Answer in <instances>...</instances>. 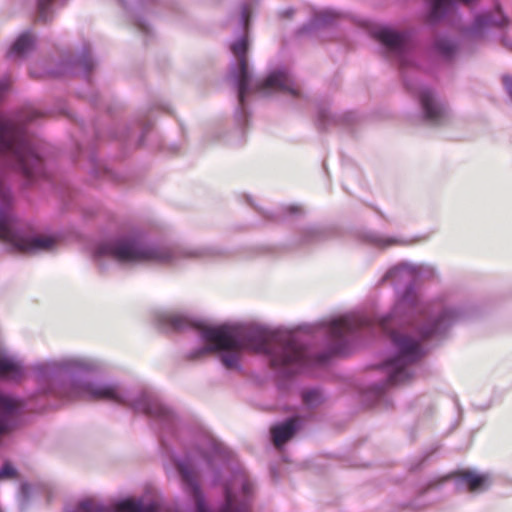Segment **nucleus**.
I'll return each instance as SVG.
<instances>
[{"mask_svg":"<svg viewBox=\"0 0 512 512\" xmlns=\"http://www.w3.org/2000/svg\"><path fill=\"white\" fill-rule=\"evenodd\" d=\"M10 83L9 81H5L4 83L0 84V91L5 90L9 87Z\"/></svg>","mask_w":512,"mask_h":512,"instance_id":"obj_26","label":"nucleus"},{"mask_svg":"<svg viewBox=\"0 0 512 512\" xmlns=\"http://www.w3.org/2000/svg\"><path fill=\"white\" fill-rule=\"evenodd\" d=\"M201 338L207 343L206 347L191 353V360L203 358L205 355L222 351L220 356L222 364L227 369H238L243 349V342L237 334V327L229 325L198 326Z\"/></svg>","mask_w":512,"mask_h":512,"instance_id":"obj_5","label":"nucleus"},{"mask_svg":"<svg viewBox=\"0 0 512 512\" xmlns=\"http://www.w3.org/2000/svg\"><path fill=\"white\" fill-rule=\"evenodd\" d=\"M100 253L123 262H157L165 263L173 258L172 250L168 247L147 246L139 238H125L100 247Z\"/></svg>","mask_w":512,"mask_h":512,"instance_id":"obj_8","label":"nucleus"},{"mask_svg":"<svg viewBox=\"0 0 512 512\" xmlns=\"http://www.w3.org/2000/svg\"><path fill=\"white\" fill-rule=\"evenodd\" d=\"M53 0H38V19L46 22L49 19V8Z\"/></svg>","mask_w":512,"mask_h":512,"instance_id":"obj_20","label":"nucleus"},{"mask_svg":"<svg viewBox=\"0 0 512 512\" xmlns=\"http://www.w3.org/2000/svg\"><path fill=\"white\" fill-rule=\"evenodd\" d=\"M237 334L244 343V350L251 349L271 355V366L274 368L300 367L305 363L304 348L292 333L237 328Z\"/></svg>","mask_w":512,"mask_h":512,"instance_id":"obj_1","label":"nucleus"},{"mask_svg":"<svg viewBox=\"0 0 512 512\" xmlns=\"http://www.w3.org/2000/svg\"><path fill=\"white\" fill-rule=\"evenodd\" d=\"M369 325V320L365 317H342L334 320L330 324V334L335 339H340L349 332Z\"/></svg>","mask_w":512,"mask_h":512,"instance_id":"obj_14","label":"nucleus"},{"mask_svg":"<svg viewBox=\"0 0 512 512\" xmlns=\"http://www.w3.org/2000/svg\"><path fill=\"white\" fill-rule=\"evenodd\" d=\"M302 398L307 405H315L320 401V394L315 390H309L303 393Z\"/></svg>","mask_w":512,"mask_h":512,"instance_id":"obj_22","label":"nucleus"},{"mask_svg":"<svg viewBox=\"0 0 512 512\" xmlns=\"http://www.w3.org/2000/svg\"><path fill=\"white\" fill-rule=\"evenodd\" d=\"M20 366L13 360L0 356V376L16 377L20 374ZM21 403L11 397L0 394V436L9 433L15 426Z\"/></svg>","mask_w":512,"mask_h":512,"instance_id":"obj_9","label":"nucleus"},{"mask_svg":"<svg viewBox=\"0 0 512 512\" xmlns=\"http://www.w3.org/2000/svg\"><path fill=\"white\" fill-rule=\"evenodd\" d=\"M507 20L503 17L501 18V21H496L491 18L488 14L480 15L476 18L475 24L478 28L489 26V25H495V26H503L506 25Z\"/></svg>","mask_w":512,"mask_h":512,"instance_id":"obj_18","label":"nucleus"},{"mask_svg":"<svg viewBox=\"0 0 512 512\" xmlns=\"http://www.w3.org/2000/svg\"><path fill=\"white\" fill-rule=\"evenodd\" d=\"M285 16L286 17H290L292 14H293V11L292 10H287L284 12Z\"/></svg>","mask_w":512,"mask_h":512,"instance_id":"obj_27","label":"nucleus"},{"mask_svg":"<svg viewBox=\"0 0 512 512\" xmlns=\"http://www.w3.org/2000/svg\"><path fill=\"white\" fill-rule=\"evenodd\" d=\"M373 35L391 52L401 53L406 48L407 36L404 33L385 27L374 31Z\"/></svg>","mask_w":512,"mask_h":512,"instance_id":"obj_13","label":"nucleus"},{"mask_svg":"<svg viewBox=\"0 0 512 512\" xmlns=\"http://www.w3.org/2000/svg\"><path fill=\"white\" fill-rule=\"evenodd\" d=\"M34 44V38L29 33H23L18 37V39L14 42L12 47L7 53V57H21L27 51L32 49Z\"/></svg>","mask_w":512,"mask_h":512,"instance_id":"obj_17","label":"nucleus"},{"mask_svg":"<svg viewBox=\"0 0 512 512\" xmlns=\"http://www.w3.org/2000/svg\"><path fill=\"white\" fill-rule=\"evenodd\" d=\"M72 399L103 400L114 403H123V396L114 385L81 384L72 387Z\"/></svg>","mask_w":512,"mask_h":512,"instance_id":"obj_10","label":"nucleus"},{"mask_svg":"<svg viewBox=\"0 0 512 512\" xmlns=\"http://www.w3.org/2000/svg\"><path fill=\"white\" fill-rule=\"evenodd\" d=\"M335 15L330 11H323L319 14V21L322 23H331Z\"/></svg>","mask_w":512,"mask_h":512,"instance_id":"obj_25","label":"nucleus"},{"mask_svg":"<svg viewBox=\"0 0 512 512\" xmlns=\"http://www.w3.org/2000/svg\"><path fill=\"white\" fill-rule=\"evenodd\" d=\"M248 45V38L244 36L231 46V51L238 63V99L240 105L244 106L245 98L250 92L268 94L270 91H282L298 96L299 92L294 87L293 79L285 70L274 71L265 80L257 82L251 87L247 60Z\"/></svg>","mask_w":512,"mask_h":512,"instance_id":"obj_4","label":"nucleus"},{"mask_svg":"<svg viewBox=\"0 0 512 512\" xmlns=\"http://www.w3.org/2000/svg\"><path fill=\"white\" fill-rule=\"evenodd\" d=\"M143 411L146 413V414H149V415H160L162 413V409L156 405V404H147L144 406L143 408Z\"/></svg>","mask_w":512,"mask_h":512,"instance_id":"obj_24","label":"nucleus"},{"mask_svg":"<svg viewBox=\"0 0 512 512\" xmlns=\"http://www.w3.org/2000/svg\"><path fill=\"white\" fill-rule=\"evenodd\" d=\"M168 322L174 330L182 331L191 326L190 321L183 316L173 315L168 318Z\"/></svg>","mask_w":512,"mask_h":512,"instance_id":"obj_19","label":"nucleus"},{"mask_svg":"<svg viewBox=\"0 0 512 512\" xmlns=\"http://www.w3.org/2000/svg\"><path fill=\"white\" fill-rule=\"evenodd\" d=\"M435 47L444 56H450L455 50L454 44L447 39L437 40L435 43Z\"/></svg>","mask_w":512,"mask_h":512,"instance_id":"obj_21","label":"nucleus"},{"mask_svg":"<svg viewBox=\"0 0 512 512\" xmlns=\"http://www.w3.org/2000/svg\"><path fill=\"white\" fill-rule=\"evenodd\" d=\"M444 318L441 317L433 324L428 327L423 328L419 332L418 339L411 337L409 335L397 332V331H389V327L393 322V315L389 314L383 317L379 325L384 332L389 333L390 338L398 349V355L386 363V366L391 368V372L388 377V382L391 385L402 384L409 381L412 378L411 372L408 370L407 366L418 361L422 355V348L420 345V340H424L434 333L440 330L442 322Z\"/></svg>","mask_w":512,"mask_h":512,"instance_id":"obj_2","label":"nucleus"},{"mask_svg":"<svg viewBox=\"0 0 512 512\" xmlns=\"http://www.w3.org/2000/svg\"><path fill=\"white\" fill-rule=\"evenodd\" d=\"M457 479L459 487H465L471 493H477L485 490L489 485V476L479 474L471 470H460L453 474Z\"/></svg>","mask_w":512,"mask_h":512,"instance_id":"obj_12","label":"nucleus"},{"mask_svg":"<svg viewBox=\"0 0 512 512\" xmlns=\"http://www.w3.org/2000/svg\"><path fill=\"white\" fill-rule=\"evenodd\" d=\"M178 471L182 479L189 485L193 494L197 512H209L204 499L197 486L194 472L185 463H179ZM253 485L244 473H238L225 487V505L220 512H249L248 497L252 493Z\"/></svg>","mask_w":512,"mask_h":512,"instance_id":"obj_6","label":"nucleus"},{"mask_svg":"<svg viewBox=\"0 0 512 512\" xmlns=\"http://www.w3.org/2000/svg\"><path fill=\"white\" fill-rule=\"evenodd\" d=\"M419 97L425 118L433 124L442 123L447 116L445 106L438 103L428 89L422 90Z\"/></svg>","mask_w":512,"mask_h":512,"instance_id":"obj_11","label":"nucleus"},{"mask_svg":"<svg viewBox=\"0 0 512 512\" xmlns=\"http://www.w3.org/2000/svg\"><path fill=\"white\" fill-rule=\"evenodd\" d=\"M17 476V471L10 463H5L0 470L1 479H12Z\"/></svg>","mask_w":512,"mask_h":512,"instance_id":"obj_23","label":"nucleus"},{"mask_svg":"<svg viewBox=\"0 0 512 512\" xmlns=\"http://www.w3.org/2000/svg\"><path fill=\"white\" fill-rule=\"evenodd\" d=\"M298 428V418L293 417L285 421L280 425H276L271 428V436L273 444L276 447H281L295 434Z\"/></svg>","mask_w":512,"mask_h":512,"instance_id":"obj_15","label":"nucleus"},{"mask_svg":"<svg viewBox=\"0 0 512 512\" xmlns=\"http://www.w3.org/2000/svg\"><path fill=\"white\" fill-rule=\"evenodd\" d=\"M160 506L157 502L144 504L141 501L124 500L116 504V512H159Z\"/></svg>","mask_w":512,"mask_h":512,"instance_id":"obj_16","label":"nucleus"},{"mask_svg":"<svg viewBox=\"0 0 512 512\" xmlns=\"http://www.w3.org/2000/svg\"><path fill=\"white\" fill-rule=\"evenodd\" d=\"M0 156L27 178L41 172L42 160L32 147L26 131L11 121H0Z\"/></svg>","mask_w":512,"mask_h":512,"instance_id":"obj_3","label":"nucleus"},{"mask_svg":"<svg viewBox=\"0 0 512 512\" xmlns=\"http://www.w3.org/2000/svg\"><path fill=\"white\" fill-rule=\"evenodd\" d=\"M10 196L2 191L0 194V240L10 244L22 253L51 251L56 246V239L51 236H23L14 227V219L8 211Z\"/></svg>","mask_w":512,"mask_h":512,"instance_id":"obj_7","label":"nucleus"}]
</instances>
